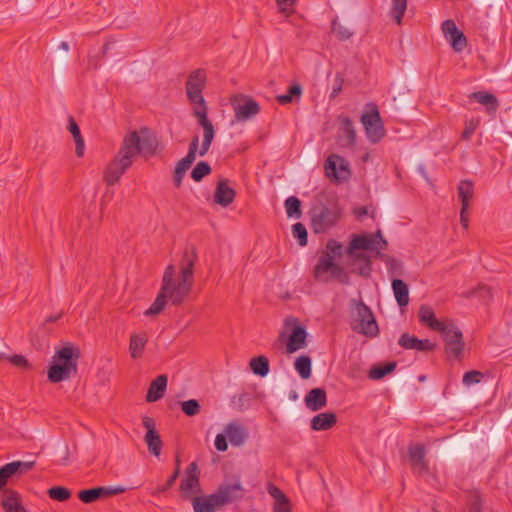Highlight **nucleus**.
<instances>
[{
	"label": "nucleus",
	"mask_w": 512,
	"mask_h": 512,
	"mask_svg": "<svg viewBox=\"0 0 512 512\" xmlns=\"http://www.w3.org/2000/svg\"><path fill=\"white\" fill-rule=\"evenodd\" d=\"M304 402L311 411H319L327 405L326 391L323 388H313L305 396Z\"/></svg>",
	"instance_id": "obj_28"
},
{
	"label": "nucleus",
	"mask_w": 512,
	"mask_h": 512,
	"mask_svg": "<svg viewBox=\"0 0 512 512\" xmlns=\"http://www.w3.org/2000/svg\"><path fill=\"white\" fill-rule=\"evenodd\" d=\"M350 325L354 332L374 338L379 334L377 321L372 310L362 301L352 299Z\"/></svg>",
	"instance_id": "obj_4"
},
{
	"label": "nucleus",
	"mask_w": 512,
	"mask_h": 512,
	"mask_svg": "<svg viewBox=\"0 0 512 512\" xmlns=\"http://www.w3.org/2000/svg\"><path fill=\"white\" fill-rule=\"evenodd\" d=\"M397 363L395 361L386 362L383 365L373 366L368 373V377L372 380H380L392 373L396 369Z\"/></svg>",
	"instance_id": "obj_38"
},
{
	"label": "nucleus",
	"mask_w": 512,
	"mask_h": 512,
	"mask_svg": "<svg viewBox=\"0 0 512 512\" xmlns=\"http://www.w3.org/2000/svg\"><path fill=\"white\" fill-rule=\"evenodd\" d=\"M354 259L358 262V274L368 277L371 273V260L369 256L364 253H356Z\"/></svg>",
	"instance_id": "obj_45"
},
{
	"label": "nucleus",
	"mask_w": 512,
	"mask_h": 512,
	"mask_svg": "<svg viewBox=\"0 0 512 512\" xmlns=\"http://www.w3.org/2000/svg\"><path fill=\"white\" fill-rule=\"evenodd\" d=\"M147 341L148 338L145 333L131 335L129 351L133 359H137L142 356Z\"/></svg>",
	"instance_id": "obj_36"
},
{
	"label": "nucleus",
	"mask_w": 512,
	"mask_h": 512,
	"mask_svg": "<svg viewBox=\"0 0 512 512\" xmlns=\"http://www.w3.org/2000/svg\"><path fill=\"white\" fill-rule=\"evenodd\" d=\"M1 506L5 512H27L19 493L13 489L4 490Z\"/></svg>",
	"instance_id": "obj_27"
},
{
	"label": "nucleus",
	"mask_w": 512,
	"mask_h": 512,
	"mask_svg": "<svg viewBox=\"0 0 512 512\" xmlns=\"http://www.w3.org/2000/svg\"><path fill=\"white\" fill-rule=\"evenodd\" d=\"M48 496L55 501L65 502L71 497V491L64 486H53L47 491Z\"/></svg>",
	"instance_id": "obj_44"
},
{
	"label": "nucleus",
	"mask_w": 512,
	"mask_h": 512,
	"mask_svg": "<svg viewBox=\"0 0 512 512\" xmlns=\"http://www.w3.org/2000/svg\"><path fill=\"white\" fill-rule=\"evenodd\" d=\"M97 491L99 499H104L124 493L126 487L120 485L114 487L98 486Z\"/></svg>",
	"instance_id": "obj_51"
},
{
	"label": "nucleus",
	"mask_w": 512,
	"mask_h": 512,
	"mask_svg": "<svg viewBox=\"0 0 512 512\" xmlns=\"http://www.w3.org/2000/svg\"><path fill=\"white\" fill-rule=\"evenodd\" d=\"M7 359L11 364L20 368H28L30 366L28 360L23 355L14 354Z\"/></svg>",
	"instance_id": "obj_62"
},
{
	"label": "nucleus",
	"mask_w": 512,
	"mask_h": 512,
	"mask_svg": "<svg viewBox=\"0 0 512 512\" xmlns=\"http://www.w3.org/2000/svg\"><path fill=\"white\" fill-rule=\"evenodd\" d=\"M298 0H275L279 12L289 17L294 13V6Z\"/></svg>",
	"instance_id": "obj_55"
},
{
	"label": "nucleus",
	"mask_w": 512,
	"mask_h": 512,
	"mask_svg": "<svg viewBox=\"0 0 512 512\" xmlns=\"http://www.w3.org/2000/svg\"><path fill=\"white\" fill-rule=\"evenodd\" d=\"M273 512H291L290 500L280 503H274Z\"/></svg>",
	"instance_id": "obj_64"
},
{
	"label": "nucleus",
	"mask_w": 512,
	"mask_h": 512,
	"mask_svg": "<svg viewBox=\"0 0 512 512\" xmlns=\"http://www.w3.org/2000/svg\"><path fill=\"white\" fill-rule=\"evenodd\" d=\"M292 234L300 246L307 245L308 233L306 227L302 223L298 222L292 225Z\"/></svg>",
	"instance_id": "obj_50"
},
{
	"label": "nucleus",
	"mask_w": 512,
	"mask_h": 512,
	"mask_svg": "<svg viewBox=\"0 0 512 512\" xmlns=\"http://www.w3.org/2000/svg\"><path fill=\"white\" fill-rule=\"evenodd\" d=\"M337 422V416L334 412H322L315 415L310 426L314 431H326L331 429Z\"/></svg>",
	"instance_id": "obj_31"
},
{
	"label": "nucleus",
	"mask_w": 512,
	"mask_h": 512,
	"mask_svg": "<svg viewBox=\"0 0 512 512\" xmlns=\"http://www.w3.org/2000/svg\"><path fill=\"white\" fill-rule=\"evenodd\" d=\"M193 116L197 118L198 124L204 130L202 144L199 149V155L203 157L208 153L211 147L215 137V129L212 122L208 118V113L205 112V109H202L201 111H195V115Z\"/></svg>",
	"instance_id": "obj_16"
},
{
	"label": "nucleus",
	"mask_w": 512,
	"mask_h": 512,
	"mask_svg": "<svg viewBox=\"0 0 512 512\" xmlns=\"http://www.w3.org/2000/svg\"><path fill=\"white\" fill-rule=\"evenodd\" d=\"M251 370L255 375L265 377L269 373V361L265 356H257L250 361Z\"/></svg>",
	"instance_id": "obj_41"
},
{
	"label": "nucleus",
	"mask_w": 512,
	"mask_h": 512,
	"mask_svg": "<svg viewBox=\"0 0 512 512\" xmlns=\"http://www.w3.org/2000/svg\"><path fill=\"white\" fill-rule=\"evenodd\" d=\"M469 98L477 101L481 105H484L487 113L490 115H494L500 106L497 97L486 91L473 92L470 94Z\"/></svg>",
	"instance_id": "obj_30"
},
{
	"label": "nucleus",
	"mask_w": 512,
	"mask_h": 512,
	"mask_svg": "<svg viewBox=\"0 0 512 512\" xmlns=\"http://www.w3.org/2000/svg\"><path fill=\"white\" fill-rule=\"evenodd\" d=\"M193 162H194V160L185 156L184 158H182L181 160H179L176 163V166L174 169V174H173V182L177 188H179L181 186L182 180L186 174V171L191 167Z\"/></svg>",
	"instance_id": "obj_37"
},
{
	"label": "nucleus",
	"mask_w": 512,
	"mask_h": 512,
	"mask_svg": "<svg viewBox=\"0 0 512 512\" xmlns=\"http://www.w3.org/2000/svg\"><path fill=\"white\" fill-rule=\"evenodd\" d=\"M212 172L211 166L206 161L198 162L191 171V178L195 182H200L204 177L208 176Z\"/></svg>",
	"instance_id": "obj_42"
},
{
	"label": "nucleus",
	"mask_w": 512,
	"mask_h": 512,
	"mask_svg": "<svg viewBox=\"0 0 512 512\" xmlns=\"http://www.w3.org/2000/svg\"><path fill=\"white\" fill-rule=\"evenodd\" d=\"M200 491V470L198 465L192 462L185 469L184 477L180 483L181 497L185 500H192V494Z\"/></svg>",
	"instance_id": "obj_12"
},
{
	"label": "nucleus",
	"mask_w": 512,
	"mask_h": 512,
	"mask_svg": "<svg viewBox=\"0 0 512 512\" xmlns=\"http://www.w3.org/2000/svg\"><path fill=\"white\" fill-rule=\"evenodd\" d=\"M139 133V154L152 157L157 153L159 141L156 134L148 127H141Z\"/></svg>",
	"instance_id": "obj_19"
},
{
	"label": "nucleus",
	"mask_w": 512,
	"mask_h": 512,
	"mask_svg": "<svg viewBox=\"0 0 512 512\" xmlns=\"http://www.w3.org/2000/svg\"><path fill=\"white\" fill-rule=\"evenodd\" d=\"M327 272H330L331 278L337 279L343 285L350 283V277L344 268L335 263L332 255L328 252H323L313 269V276L316 281L327 282L328 278L324 277Z\"/></svg>",
	"instance_id": "obj_7"
},
{
	"label": "nucleus",
	"mask_w": 512,
	"mask_h": 512,
	"mask_svg": "<svg viewBox=\"0 0 512 512\" xmlns=\"http://www.w3.org/2000/svg\"><path fill=\"white\" fill-rule=\"evenodd\" d=\"M225 434L233 446H241L248 438L246 429L237 423H229L225 428Z\"/></svg>",
	"instance_id": "obj_32"
},
{
	"label": "nucleus",
	"mask_w": 512,
	"mask_h": 512,
	"mask_svg": "<svg viewBox=\"0 0 512 512\" xmlns=\"http://www.w3.org/2000/svg\"><path fill=\"white\" fill-rule=\"evenodd\" d=\"M196 260V248L190 246L183 252L180 274L177 278L175 266L170 264L166 267L162 277L160 291L149 309L144 312L145 316L160 314L168 300L174 306H179L184 302L192 290Z\"/></svg>",
	"instance_id": "obj_1"
},
{
	"label": "nucleus",
	"mask_w": 512,
	"mask_h": 512,
	"mask_svg": "<svg viewBox=\"0 0 512 512\" xmlns=\"http://www.w3.org/2000/svg\"><path fill=\"white\" fill-rule=\"evenodd\" d=\"M425 447L421 444L411 445L408 448V456L412 467L419 474H426L429 471L428 463L425 459Z\"/></svg>",
	"instance_id": "obj_25"
},
{
	"label": "nucleus",
	"mask_w": 512,
	"mask_h": 512,
	"mask_svg": "<svg viewBox=\"0 0 512 512\" xmlns=\"http://www.w3.org/2000/svg\"><path fill=\"white\" fill-rule=\"evenodd\" d=\"M145 443L147 444L148 451L158 457L162 449V440L158 432H146L144 437Z\"/></svg>",
	"instance_id": "obj_39"
},
{
	"label": "nucleus",
	"mask_w": 512,
	"mask_h": 512,
	"mask_svg": "<svg viewBox=\"0 0 512 512\" xmlns=\"http://www.w3.org/2000/svg\"><path fill=\"white\" fill-rule=\"evenodd\" d=\"M418 318L422 325L429 327L433 331L445 332L446 324L449 319L438 320L433 309L428 305H422L418 311Z\"/></svg>",
	"instance_id": "obj_22"
},
{
	"label": "nucleus",
	"mask_w": 512,
	"mask_h": 512,
	"mask_svg": "<svg viewBox=\"0 0 512 512\" xmlns=\"http://www.w3.org/2000/svg\"><path fill=\"white\" fill-rule=\"evenodd\" d=\"M480 296L483 299H490L492 297L490 288L486 285L479 284L477 288L472 289L466 293V297Z\"/></svg>",
	"instance_id": "obj_57"
},
{
	"label": "nucleus",
	"mask_w": 512,
	"mask_h": 512,
	"mask_svg": "<svg viewBox=\"0 0 512 512\" xmlns=\"http://www.w3.org/2000/svg\"><path fill=\"white\" fill-rule=\"evenodd\" d=\"M236 191L229 186L228 179H221L218 181L214 192V201L216 204L227 207L235 199Z\"/></svg>",
	"instance_id": "obj_26"
},
{
	"label": "nucleus",
	"mask_w": 512,
	"mask_h": 512,
	"mask_svg": "<svg viewBox=\"0 0 512 512\" xmlns=\"http://www.w3.org/2000/svg\"><path fill=\"white\" fill-rule=\"evenodd\" d=\"M344 77L341 73H337L335 75V79H334V84H333V87H332V91L330 93V99H334L336 98L343 90V85H344Z\"/></svg>",
	"instance_id": "obj_58"
},
{
	"label": "nucleus",
	"mask_w": 512,
	"mask_h": 512,
	"mask_svg": "<svg viewBox=\"0 0 512 512\" xmlns=\"http://www.w3.org/2000/svg\"><path fill=\"white\" fill-rule=\"evenodd\" d=\"M310 227L313 233L322 234L334 227L341 217V212L337 205H327L321 200H317L311 207Z\"/></svg>",
	"instance_id": "obj_5"
},
{
	"label": "nucleus",
	"mask_w": 512,
	"mask_h": 512,
	"mask_svg": "<svg viewBox=\"0 0 512 512\" xmlns=\"http://www.w3.org/2000/svg\"><path fill=\"white\" fill-rule=\"evenodd\" d=\"M361 122L364 126L367 138L372 143L379 142L385 136L383 122L376 105H373L369 112H365L361 116Z\"/></svg>",
	"instance_id": "obj_11"
},
{
	"label": "nucleus",
	"mask_w": 512,
	"mask_h": 512,
	"mask_svg": "<svg viewBox=\"0 0 512 512\" xmlns=\"http://www.w3.org/2000/svg\"><path fill=\"white\" fill-rule=\"evenodd\" d=\"M341 125L338 131V141L342 147H353L356 142V131L351 119L347 116L338 117Z\"/></svg>",
	"instance_id": "obj_23"
},
{
	"label": "nucleus",
	"mask_w": 512,
	"mask_h": 512,
	"mask_svg": "<svg viewBox=\"0 0 512 512\" xmlns=\"http://www.w3.org/2000/svg\"><path fill=\"white\" fill-rule=\"evenodd\" d=\"M407 8V0H392L391 14L395 22L400 25Z\"/></svg>",
	"instance_id": "obj_48"
},
{
	"label": "nucleus",
	"mask_w": 512,
	"mask_h": 512,
	"mask_svg": "<svg viewBox=\"0 0 512 512\" xmlns=\"http://www.w3.org/2000/svg\"><path fill=\"white\" fill-rule=\"evenodd\" d=\"M222 505L240 501L245 497L246 489L239 480L232 484H221L215 492Z\"/></svg>",
	"instance_id": "obj_15"
},
{
	"label": "nucleus",
	"mask_w": 512,
	"mask_h": 512,
	"mask_svg": "<svg viewBox=\"0 0 512 512\" xmlns=\"http://www.w3.org/2000/svg\"><path fill=\"white\" fill-rule=\"evenodd\" d=\"M205 86L206 72L204 69H196L189 74L185 89L188 101L192 106L193 115H195V111H201L202 109H205V112L208 113V106L202 94Z\"/></svg>",
	"instance_id": "obj_6"
},
{
	"label": "nucleus",
	"mask_w": 512,
	"mask_h": 512,
	"mask_svg": "<svg viewBox=\"0 0 512 512\" xmlns=\"http://www.w3.org/2000/svg\"><path fill=\"white\" fill-rule=\"evenodd\" d=\"M382 243L379 249H385L387 246V241L383 239L380 231H377L373 235H354L346 253L349 256H355V250H373L376 243Z\"/></svg>",
	"instance_id": "obj_14"
},
{
	"label": "nucleus",
	"mask_w": 512,
	"mask_h": 512,
	"mask_svg": "<svg viewBox=\"0 0 512 512\" xmlns=\"http://www.w3.org/2000/svg\"><path fill=\"white\" fill-rule=\"evenodd\" d=\"M80 356L79 347L71 342L64 343L61 348L55 350L48 368V380L51 383H59L76 376Z\"/></svg>",
	"instance_id": "obj_3"
},
{
	"label": "nucleus",
	"mask_w": 512,
	"mask_h": 512,
	"mask_svg": "<svg viewBox=\"0 0 512 512\" xmlns=\"http://www.w3.org/2000/svg\"><path fill=\"white\" fill-rule=\"evenodd\" d=\"M398 344L403 349L416 350L420 352H431L436 348V344L431 342L429 339H419L406 332L400 336Z\"/></svg>",
	"instance_id": "obj_21"
},
{
	"label": "nucleus",
	"mask_w": 512,
	"mask_h": 512,
	"mask_svg": "<svg viewBox=\"0 0 512 512\" xmlns=\"http://www.w3.org/2000/svg\"><path fill=\"white\" fill-rule=\"evenodd\" d=\"M301 93V86L299 84H293L289 87L286 94L278 95L276 99L280 104L285 105L291 103L294 97H300Z\"/></svg>",
	"instance_id": "obj_49"
},
{
	"label": "nucleus",
	"mask_w": 512,
	"mask_h": 512,
	"mask_svg": "<svg viewBox=\"0 0 512 512\" xmlns=\"http://www.w3.org/2000/svg\"><path fill=\"white\" fill-rule=\"evenodd\" d=\"M231 105L234 109L235 117L240 121L248 120L257 115L260 111V106L257 101L250 96L242 94L234 96L231 100Z\"/></svg>",
	"instance_id": "obj_13"
},
{
	"label": "nucleus",
	"mask_w": 512,
	"mask_h": 512,
	"mask_svg": "<svg viewBox=\"0 0 512 512\" xmlns=\"http://www.w3.org/2000/svg\"><path fill=\"white\" fill-rule=\"evenodd\" d=\"M331 30L340 41H346L353 35V32L342 25L337 18L333 19L331 23Z\"/></svg>",
	"instance_id": "obj_47"
},
{
	"label": "nucleus",
	"mask_w": 512,
	"mask_h": 512,
	"mask_svg": "<svg viewBox=\"0 0 512 512\" xmlns=\"http://www.w3.org/2000/svg\"><path fill=\"white\" fill-rule=\"evenodd\" d=\"M445 343V352L448 357L460 359L464 351L465 343L461 330L453 320H448L445 332H439Z\"/></svg>",
	"instance_id": "obj_9"
},
{
	"label": "nucleus",
	"mask_w": 512,
	"mask_h": 512,
	"mask_svg": "<svg viewBox=\"0 0 512 512\" xmlns=\"http://www.w3.org/2000/svg\"><path fill=\"white\" fill-rule=\"evenodd\" d=\"M268 493L275 499V503L289 501V498L277 486L270 484Z\"/></svg>",
	"instance_id": "obj_60"
},
{
	"label": "nucleus",
	"mask_w": 512,
	"mask_h": 512,
	"mask_svg": "<svg viewBox=\"0 0 512 512\" xmlns=\"http://www.w3.org/2000/svg\"><path fill=\"white\" fill-rule=\"evenodd\" d=\"M67 129L72 134V136L74 138V141L76 144V150H75L76 155L78 157H82L84 155V151H85L84 139L81 135L80 128H79L77 122L75 121V119L72 116H70L68 118Z\"/></svg>",
	"instance_id": "obj_35"
},
{
	"label": "nucleus",
	"mask_w": 512,
	"mask_h": 512,
	"mask_svg": "<svg viewBox=\"0 0 512 512\" xmlns=\"http://www.w3.org/2000/svg\"><path fill=\"white\" fill-rule=\"evenodd\" d=\"M312 360L307 355H301L296 358L294 367L302 379H308L311 376Z\"/></svg>",
	"instance_id": "obj_40"
},
{
	"label": "nucleus",
	"mask_w": 512,
	"mask_h": 512,
	"mask_svg": "<svg viewBox=\"0 0 512 512\" xmlns=\"http://www.w3.org/2000/svg\"><path fill=\"white\" fill-rule=\"evenodd\" d=\"M167 382L168 378L165 374L157 376L156 379L150 383L146 394V401L156 402L161 399L166 391Z\"/></svg>",
	"instance_id": "obj_29"
},
{
	"label": "nucleus",
	"mask_w": 512,
	"mask_h": 512,
	"mask_svg": "<svg viewBox=\"0 0 512 512\" xmlns=\"http://www.w3.org/2000/svg\"><path fill=\"white\" fill-rule=\"evenodd\" d=\"M227 438L226 434H218L216 436L214 444L218 451L225 452L228 449Z\"/></svg>",
	"instance_id": "obj_63"
},
{
	"label": "nucleus",
	"mask_w": 512,
	"mask_h": 512,
	"mask_svg": "<svg viewBox=\"0 0 512 512\" xmlns=\"http://www.w3.org/2000/svg\"><path fill=\"white\" fill-rule=\"evenodd\" d=\"M484 374L481 371L471 370L463 375L462 382L466 386L478 384L483 379Z\"/></svg>",
	"instance_id": "obj_54"
},
{
	"label": "nucleus",
	"mask_w": 512,
	"mask_h": 512,
	"mask_svg": "<svg viewBox=\"0 0 512 512\" xmlns=\"http://www.w3.org/2000/svg\"><path fill=\"white\" fill-rule=\"evenodd\" d=\"M458 199L461 202V207L469 208L471 200L474 196V184L470 180H461L457 187Z\"/></svg>",
	"instance_id": "obj_33"
},
{
	"label": "nucleus",
	"mask_w": 512,
	"mask_h": 512,
	"mask_svg": "<svg viewBox=\"0 0 512 512\" xmlns=\"http://www.w3.org/2000/svg\"><path fill=\"white\" fill-rule=\"evenodd\" d=\"M199 136L194 135L190 141L186 157L195 161L197 153L199 154Z\"/></svg>",
	"instance_id": "obj_61"
},
{
	"label": "nucleus",
	"mask_w": 512,
	"mask_h": 512,
	"mask_svg": "<svg viewBox=\"0 0 512 512\" xmlns=\"http://www.w3.org/2000/svg\"><path fill=\"white\" fill-rule=\"evenodd\" d=\"M78 498L85 504H90L99 500L97 487L80 490L78 492Z\"/></svg>",
	"instance_id": "obj_53"
},
{
	"label": "nucleus",
	"mask_w": 512,
	"mask_h": 512,
	"mask_svg": "<svg viewBox=\"0 0 512 512\" xmlns=\"http://www.w3.org/2000/svg\"><path fill=\"white\" fill-rule=\"evenodd\" d=\"M326 249H327L326 252H328L330 255H332L333 258L335 256H339L340 257L342 255V253H343V245L340 242H338V241H336L334 239H330L327 242Z\"/></svg>",
	"instance_id": "obj_59"
},
{
	"label": "nucleus",
	"mask_w": 512,
	"mask_h": 512,
	"mask_svg": "<svg viewBox=\"0 0 512 512\" xmlns=\"http://www.w3.org/2000/svg\"><path fill=\"white\" fill-rule=\"evenodd\" d=\"M138 145L139 133L137 131H131L124 136L119 151L104 171L103 179L108 186L115 185L132 166L139 155Z\"/></svg>",
	"instance_id": "obj_2"
},
{
	"label": "nucleus",
	"mask_w": 512,
	"mask_h": 512,
	"mask_svg": "<svg viewBox=\"0 0 512 512\" xmlns=\"http://www.w3.org/2000/svg\"><path fill=\"white\" fill-rule=\"evenodd\" d=\"M285 330H290V334L286 342V353L292 354L307 344L308 333L306 327L301 325L298 318L288 316L284 320Z\"/></svg>",
	"instance_id": "obj_8"
},
{
	"label": "nucleus",
	"mask_w": 512,
	"mask_h": 512,
	"mask_svg": "<svg viewBox=\"0 0 512 512\" xmlns=\"http://www.w3.org/2000/svg\"><path fill=\"white\" fill-rule=\"evenodd\" d=\"M441 27L452 49L455 52H462L467 46V38L464 33L457 28L455 22L453 20H445Z\"/></svg>",
	"instance_id": "obj_18"
},
{
	"label": "nucleus",
	"mask_w": 512,
	"mask_h": 512,
	"mask_svg": "<svg viewBox=\"0 0 512 512\" xmlns=\"http://www.w3.org/2000/svg\"><path fill=\"white\" fill-rule=\"evenodd\" d=\"M324 169L326 176L336 183L344 182L351 176L348 161L338 154H331L327 158Z\"/></svg>",
	"instance_id": "obj_10"
},
{
	"label": "nucleus",
	"mask_w": 512,
	"mask_h": 512,
	"mask_svg": "<svg viewBox=\"0 0 512 512\" xmlns=\"http://www.w3.org/2000/svg\"><path fill=\"white\" fill-rule=\"evenodd\" d=\"M479 120L470 119L465 122V128L461 134L462 140H469L479 126Z\"/></svg>",
	"instance_id": "obj_56"
},
{
	"label": "nucleus",
	"mask_w": 512,
	"mask_h": 512,
	"mask_svg": "<svg viewBox=\"0 0 512 512\" xmlns=\"http://www.w3.org/2000/svg\"><path fill=\"white\" fill-rule=\"evenodd\" d=\"M194 512H216L223 505L216 493L192 498Z\"/></svg>",
	"instance_id": "obj_24"
},
{
	"label": "nucleus",
	"mask_w": 512,
	"mask_h": 512,
	"mask_svg": "<svg viewBox=\"0 0 512 512\" xmlns=\"http://www.w3.org/2000/svg\"><path fill=\"white\" fill-rule=\"evenodd\" d=\"M286 213L289 217L299 218L301 216V201L295 197L290 196L285 200Z\"/></svg>",
	"instance_id": "obj_46"
},
{
	"label": "nucleus",
	"mask_w": 512,
	"mask_h": 512,
	"mask_svg": "<svg viewBox=\"0 0 512 512\" xmlns=\"http://www.w3.org/2000/svg\"><path fill=\"white\" fill-rule=\"evenodd\" d=\"M34 462H22V461H14L5 464L0 468V491H3L6 489L4 488L7 480L15 475V474H24L31 470L34 466Z\"/></svg>",
	"instance_id": "obj_20"
},
{
	"label": "nucleus",
	"mask_w": 512,
	"mask_h": 512,
	"mask_svg": "<svg viewBox=\"0 0 512 512\" xmlns=\"http://www.w3.org/2000/svg\"><path fill=\"white\" fill-rule=\"evenodd\" d=\"M193 116L197 118L198 124L204 130L202 144L199 149V155L203 157L208 153L211 147L215 137V129L212 122L208 118V113L205 112V109H202L201 111H195V115Z\"/></svg>",
	"instance_id": "obj_17"
},
{
	"label": "nucleus",
	"mask_w": 512,
	"mask_h": 512,
	"mask_svg": "<svg viewBox=\"0 0 512 512\" xmlns=\"http://www.w3.org/2000/svg\"><path fill=\"white\" fill-rule=\"evenodd\" d=\"M181 409L187 416H195L200 412V404L196 399L181 402Z\"/></svg>",
	"instance_id": "obj_52"
},
{
	"label": "nucleus",
	"mask_w": 512,
	"mask_h": 512,
	"mask_svg": "<svg viewBox=\"0 0 512 512\" xmlns=\"http://www.w3.org/2000/svg\"><path fill=\"white\" fill-rule=\"evenodd\" d=\"M175 464H176V467H175V470L173 471L172 475L166 480L165 484L159 485L156 488V490L153 493V495L162 494V493L168 491L175 484V482H176V480L179 477L180 472H181V470H180V460H179L178 456L176 457Z\"/></svg>",
	"instance_id": "obj_43"
},
{
	"label": "nucleus",
	"mask_w": 512,
	"mask_h": 512,
	"mask_svg": "<svg viewBox=\"0 0 512 512\" xmlns=\"http://www.w3.org/2000/svg\"><path fill=\"white\" fill-rule=\"evenodd\" d=\"M392 290L398 305L400 307L407 306L409 303L408 285L402 279H393Z\"/></svg>",
	"instance_id": "obj_34"
}]
</instances>
